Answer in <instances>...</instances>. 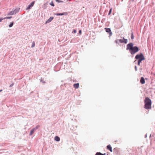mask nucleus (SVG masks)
<instances>
[{"mask_svg":"<svg viewBox=\"0 0 155 155\" xmlns=\"http://www.w3.org/2000/svg\"><path fill=\"white\" fill-rule=\"evenodd\" d=\"M127 50H129V51L132 54H134L139 51V48L137 46H133V44L132 43L128 44L127 46Z\"/></svg>","mask_w":155,"mask_h":155,"instance_id":"obj_1","label":"nucleus"},{"mask_svg":"<svg viewBox=\"0 0 155 155\" xmlns=\"http://www.w3.org/2000/svg\"><path fill=\"white\" fill-rule=\"evenodd\" d=\"M56 1L57 2H63L62 1H60V0H56Z\"/></svg>","mask_w":155,"mask_h":155,"instance_id":"obj_23","label":"nucleus"},{"mask_svg":"<svg viewBox=\"0 0 155 155\" xmlns=\"http://www.w3.org/2000/svg\"><path fill=\"white\" fill-rule=\"evenodd\" d=\"M35 3V1L32 2L31 4L28 5V7L27 8V9H30V8L32 7L33 5Z\"/></svg>","mask_w":155,"mask_h":155,"instance_id":"obj_6","label":"nucleus"},{"mask_svg":"<svg viewBox=\"0 0 155 155\" xmlns=\"http://www.w3.org/2000/svg\"><path fill=\"white\" fill-rule=\"evenodd\" d=\"M120 40H121V41H120V42L121 43H124L126 44L127 42V39H125L124 38H123V39H120Z\"/></svg>","mask_w":155,"mask_h":155,"instance_id":"obj_7","label":"nucleus"},{"mask_svg":"<svg viewBox=\"0 0 155 155\" xmlns=\"http://www.w3.org/2000/svg\"><path fill=\"white\" fill-rule=\"evenodd\" d=\"M13 85V84L12 85V84H11L10 85V87H11Z\"/></svg>","mask_w":155,"mask_h":155,"instance_id":"obj_28","label":"nucleus"},{"mask_svg":"<svg viewBox=\"0 0 155 155\" xmlns=\"http://www.w3.org/2000/svg\"><path fill=\"white\" fill-rule=\"evenodd\" d=\"M73 32H74V33H76V30H75V29L74 30H73Z\"/></svg>","mask_w":155,"mask_h":155,"instance_id":"obj_24","label":"nucleus"},{"mask_svg":"<svg viewBox=\"0 0 155 155\" xmlns=\"http://www.w3.org/2000/svg\"><path fill=\"white\" fill-rule=\"evenodd\" d=\"M54 140L57 141H59L60 140V138L59 137L56 136L54 137Z\"/></svg>","mask_w":155,"mask_h":155,"instance_id":"obj_11","label":"nucleus"},{"mask_svg":"<svg viewBox=\"0 0 155 155\" xmlns=\"http://www.w3.org/2000/svg\"><path fill=\"white\" fill-rule=\"evenodd\" d=\"M13 24V22H11L10 23V25H9V27H12V26Z\"/></svg>","mask_w":155,"mask_h":155,"instance_id":"obj_17","label":"nucleus"},{"mask_svg":"<svg viewBox=\"0 0 155 155\" xmlns=\"http://www.w3.org/2000/svg\"><path fill=\"white\" fill-rule=\"evenodd\" d=\"M111 11H112V8H111V9H110L109 12V13L108 14L109 15H110L111 14Z\"/></svg>","mask_w":155,"mask_h":155,"instance_id":"obj_22","label":"nucleus"},{"mask_svg":"<svg viewBox=\"0 0 155 155\" xmlns=\"http://www.w3.org/2000/svg\"><path fill=\"white\" fill-rule=\"evenodd\" d=\"M79 84L78 83L75 84H74V87L76 88H78L79 87Z\"/></svg>","mask_w":155,"mask_h":155,"instance_id":"obj_10","label":"nucleus"},{"mask_svg":"<svg viewBox=\"0 0 155 155\" xmlns=\"http://www.w3.org/2000/svg\"><path fill=\"white\" fill-rule=\"evenodd\" d=\"M121 40H120V39H117L115 41V43H116L117 44L119 45L120 43V41H121Z\"/></svg>","mask_w":155,"mask_h":155,"instance_id":"obj_14","label":"nucleus"},{"mask_svg":"<svg viewBox=\"0 0 155 155\" xmlns=\"http://www.w3.org/2000/svg\"><path fill=\"white\" fill-rule=\"evenodd\" d=\"M50 4L52 6H54V4L52 2H51Z\"/></svg>","mask_w":155,"mask_h":155,"instance_id":"obj_20","label":"nucleus"},{"mask_svg":"<svg viewBox=\"0 0 155 155\" xmlns=\"http://www.w3.org/2000/svg\"><path fill=\"white\" fill-rule=\"evenodd\" d=\"M12 18V16H10V17H5L4 18V19H10V18Z\"/></svg>","mask_w":155,"mask_h":155,"instance_id":"obj_18","label":"nucleus"},{"mask_svg":"<svg viewBox=\"0 0 155 155\" xmlns=\"http://www.w3.org/2000/svg\"><path fill=\"white\" fill-rule=\"evenodd\" d=\"M79 33L80 34H81V30H80L79 31Z\"/></svg>","mask_w":155,"mask_h":155,"instance_id":"obj_26","label":"nucleus"},{"mask_svg":"<svg viewBox=\"0 0 155 155\" xmlns=\"http://www.w3.org/2000/svg\"><path fill=\"white\" fill-rule=\"evenodd\" d=\"M53 18H54L53 17H50V18L46 21L45 24H47V23L50 22L52 21V20L53 19Z\"/></svg>","mask_w":155,"mask_h":155,"instance_id":"obj_9","label":"nucleus"},{"mask_svg":"<svg viewBox=\"0 0 155 155\" xmlns=\"http://www.w3.org/2000/svg\"><path fill=\"white\" fill-rule=\"evenodd\" d=\"M107 149L109 150L110 152H112V147L110 145H109L107 146Z\"/></svg>","mask_w":155,"mask_h":155,"instance_id":"obj_12","label":"nucleus"},{"mask_svg":"<svg viewBox=\"0 0 155 155\" xmlns=\"http://www.w3.org/2000/svg\"><path fill=\"white\" fill-rule=\"evenodd\" d=\"M39 126H37L35 128H34L31 131L30 135H32L34 133V132L39 127Z\"/></svg>","mask_w":155,"mask_h":155,"instance_id":"obj_4","label":"nucleus"},{"mask_svg":"<svg viewBox=\"0 0 155 155\" xmlns=\"http://www.w3.org/2000/svg\"><path fill=\"white\" fill-rule=\"evenodd\" d=\"M105 153L104 154H102L100 152H97L96 153V155H105Z\"/></svg>","mask_w":155,"mask_h":155,"instance_id":"obj_16","label":"nucleus"},{"mask_svg":"<svg viewBox=\"0 0 155 155\" xmlns=\"http://www.w3.org/2000/svg\"><path fill=\"white\" fill-rule=\"evenodd\" d=\"M135 0H133V1H134Z\"/></svg>","mask_w":155,"mask_h":155,"instance_id":"obj_30","label":"nucleus"},{"mask_svg":"<svg viewBox=\"0 0 155 155\" xmlns=\"http://www.w3.org/2000/svg\"><path fill=\"white\" fill-rule=\"evenodd\" d=\"M131 38L133 39L134 38V35H133V33H131Z\"/></svg>","mask_w":155,"mask_h":155,"instance_id":"obj_21","label":"nucleus"},{"mask_svg":"<svg viewBox=\"0 0 155 155\" xmlns=\"http://www.w3.org/2000/svg\"><path fill=\"white\" fill-rule=\"evenodd\" d=\"M135 58L136 59H138V65H140V64L141 61L143 60H144L145 58L142 53H140L139 54L137 55L135 57Z\"/></svg>","mask_w":155,"mask_h":155,"instance_id":"obj_3","label":"nucleus"},{"mask_svg":"<svg viewBox=\"0 0 155 155\" xmlns=\"http://www.w3.org/2000/svg\"><path fill=\"white\" fill-rule=\"evenodd\" d=\"M145 105L144 107L146 109H151V101L148 97H146L144 100Z\"/></svg>","mask_w":155,"mask_h":155,"instance_id":"obj_2","label":"nucleus"},{"mask_svg":"<svg viewBox=\"0 0 155 155\" xmlns=\"http://www.w3.org/2000/svg\"><path fill=\"white\" fill-rule=\"evenodd\" d=\"M140 83L142 84H143L145 83V81L144 78L143 77H141L140 81Z\"/></svg>","mask_w":155,"mask_h":155,"instance_id":"obj_8","label":"nucleus"},{"mask_svg":"<svg viewBox=\"0 0 155 155\" xmlns=\"http://www.w3.org/2000/svg\"><path fill=\"white\" fill-rule=\"evenodd\" d=\"M105 29L106 30V32L109 33L110 36H111L112 35V33L111 31L110 28H105Z\"/></svg>","mask_w":155,"mask_h":155,"instance_id":"obj_5","label":"nucleus"},{"mask_svg":"<svg viewBox=\"0 0 155 155\" xmlns=\"http://www.w3.org/2000/svg\"><path fill=\"white\" fill-rule=\"evenodd\" d=\"M2 91V89H1V90H0V92H1V91Z\"/></svg>","mask_w":155,"mask_h":155,"instance_id":"obj_29","label":"nucleus"},{"mask_svg":"<svg viewBox=\"0 0 155 155\" xmlns=\"http://www.w3.org/2000/svg\"><path fill=\"white\" fill-rule=\"evenodd\" d=\"M66 14H67L66 13L64 12V13H56L55 14V15H57V16H59V15H66Z\"/></svg>","mask_w":155,"mask_h":155,"instance_id":"obj_13","label":"nucleus"},{"mask_svg":"<svg viewBox=\"0 0 155 155\" xmlns=\"http://www.w3.org/2000/svg\"><path fill=\"white\" fill-rule=\"evenodd\" d=\"M15 10L14 11H12L10 12L8 14L9 15H13L15 13Z\"/></svg>","mask_w":155,"mask_h":155,"instance_id":"obj_15","label":"nucleus"},{"mask_svg":"<svg viewBox=\"0 0 155 155\" xmlns=\"http://www.w3.org/2000/svg\"><path fill=\"white\" fill-rule=\"evenodd\" d=\"M35 43L34 41H33L32 42V45L31 46V48L34 47L35 46Z\"/></svg>","mask_w":155,"mask_h":155,"instance_id":"obj_19","label":"nucleus"},{"mask_svg":"<svg viewBox=\"0 0 155 155\" xmlns=\"http://www.w3.org/2000/svg\"><path fill=\"white\" fill-rule=\"evenodd\" d=\"M135 69L136 70H137V68L136 66H135Z\"/></svg>","mask_w":155,"mask_h":155,"instance_id":"obj_27","label":"nucleus"},{"mask_svg":"<svg viewBox=\"0 0 155 155\" xmlns=\"http://www.w3.org/2000/svg\"><path fill=\"white\" fill-rule=\"evenodd\" d=\"M3 19H4V18H0V22L2 21L3 20Z\"/></svg>","mask_w":155,"mask_h":155,"instance_id":"obj_25","label":"nucleus"}]
</instances>
